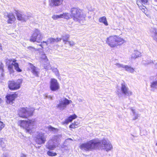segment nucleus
<instances>
[{"mask_svg":"<svg viewBox=\"0 0 157 157\" xmlns=\"http://www.w3.org/2000/svg\"><path fill=\"white\" fill-rule=\"evenodd\" d=\"M131 109L133 114L134 116V117H133V120H135L137 119L138 118V117H139L140 116V115L137 113H135V110L133 109H132V107L131 108Z\"/></svg>","mask_w":157,"mask_h":157,"instance_id":"28","label":"nucleus"},{"mask_svg":"<svg viewBox=\"0 0 157 157\" xmlns=\"http://www.w3.org/2000/svg\"><path fill=\"white\" fill-rule=\"evenodd\" d=\"M156 145H157V143H156Z\"/></svg>","mask_w":157,"mask_h":157,"instance_id":"57","label":"nucleus"},{"mask_svg":"<svg viewBox=\"0 0 157 157\" xmlns=\"http://www.w3.org/2000/svg\"><path fill=\"white\" fill-rule=\"evenodd\" d=\"M27 155L24 153H21L20 157H27Z\"/></svg>","mask_w":157,"mask_h":157,"instance_id":"46","label":"nucleus"},{"mask_svg":"<svg viewBox=\"0 0 157 157\" xmlns=\"http://www.w3.org/2000/svg\"><path fill=\"white\" fill-rule=\"evenodd\" d=\"M155 1L156 2H157V0H155Z\"/></svg>","mask_w":157,"mask_h":157,"instance_id":"55","label":"nucleus"},{"mask_svg":"<svg viewBox=\"0 0 157 157\" xmlns=\"http://www.w3.org/2000/svg\"><path fill=\"white\" fill-rule=\"evenodd\" d=\"M62 135H58L53 136L52 139L56 142V144H58L60 141Z\"/></svg>","mask_w":157,"mask_h":157,"instance_id":"18","label":"nucleus"},{"mask_svg":"<svg viewBox=\"0 0 157 157\" xmlns=\"http://www.w3.org/2000/svg\"><path fill=\"white\" fill-rule=\"evenodd\" d=\"M76 127L75 126V124L72 123L69 126V128H76Z\"/></svg>","mask_w":157,"mask_h":157,"instance_id":"41","label":"nucleus"},{"mask_svg":"<svg viewBox=\"0 0 157 157\" xmlns=\"http://www.w3.org/2000/svg\"><path fill=\"white\" fill-rule=\"evenodd\" d=\"M69 44L70 46H72L75 45V43L73 41H68L67 44Z\"/></svg>","mask_w":157,"mask_h":157,"instance_id":"42","label":"nucleus"},{"mask_svg":"<svg viewBox=\"0 0 157 157\" xmlns=\"http://www.w3.org/2000/svg\"><path fill=\"white\" fill-rule=\"evenodd\" d=\"M4 126L5 124L2 122L0 121V131H1L4 128Z\"/></svg>","mask_w":157,"mask_h":157,"instance_id":"39","label":"nucleus"},{"mask_svg":"<svg viewBox=\"0 0 157 157\" xmlns=\"http://www.w3.org/2000/svg\"><path fill=\"white\" fill-rule=\"evenodd\" d=\"M1 76H2V77H3V74L2 73L1 74Z\"/></svg>","mask_w":157,"mask_h":157,"instance_id":"52","label":"nucleus"},{"mask_svg":"<svg viewBox=\"0 0 157 157\" xmlns=\"http://www.w3.org/2000/svg\"><path fill=\"white\" fill-rule=\"evenodd\" d=\"M137 5H138V6H139V5H138V4H137Z\"/></svg>","mask_w":157,"mask_h":157,"instance_id":"58","label":"nucleus"},{"mask_svg":"<svg viewBox=\"0 0 157 157\" xmlns=\"http://www.w3.org/2000/svg\"><path fill=\"white\" fill-rule=\"evenodd\" d=\"M99 21L100 22L103 23H104L105 25L107 26L108 25V23L106 19V18L104 16L102 17H100L99 19Z\"/></svg>","mask_w":157,"mask_h":157,"instance_id":"26","label":"nucleus"},{"mask_svg":"<svg viewBox=\"0 0 157 157\" xmlns=\"http://www.w3.org/2000/svg\"><path fill=\"white\" fill-rule=\"evenodd\" d=\"M70 37L69 35L67 34L62 36V39L63 40V43L65 44H67L69 41L68 39Z\"/></svg>","mask_w":157,"mask_h":157,"instance_id":"24","label":"nucleus"},{"mask_svg":"<svg viewBox=\"0 0 157 157\" xmlns=\"http://www.w3.org/2000/svg\"><path fill=\"white\" fill-rule=\"evenodd\" d=\"M150 87L151 90H154L157 89V79H155L150 82Z\"/></svg>","mask_w":157,"mask_h":157,"instance_id":"20","label":"nucleus"},{"mask_svg":"<svg viewBox=\"0 0 157 157\" xmlns=\"http://www.w3.org/2000/svg\"><path fill=\"white\" fill-rule=\"evenodd\" d=\"M57 145L56 142L51 139L49 140L47 143L46 147L47 148L50 150H53L56 147Z\"/></svg>","mask_w":157,"mask_h":157,"instance_id":"13","label":"nucleus"},{"mask_svg":"<svg viewBox=\"0 0 157 157\" xmlns=\"http://www.w3.org/2000/svg\"><path fill=\"white\" fill-rule=\"evenodd\" d=\"M115 65L117 67L122 69H124V67L125 66V65H124L122 64H120L119 63H117Z\"/></svg>","mask_w":157,"mask_h":157,"instance_id":"33","label":"nucleus"},{"mask_svg":"<svg viewBox=\"0 0 157 157\" xmlns=\"http://www.w3.org/2000/svg\"><path fill=\"white\" fill-rule=\"evenodd\" d=\"M43 67L44 69L46 70H50L51 66L49 62L48 61L46 63H43Z\"/></svg>","mask_w":157,"mask_h":157,"instance_id":"25","label":"nucleus"},{"mask_svg":"<svg viewBox=\"0 0 157 157\" xmlns=\"http://www.w3.org/2000/svg\"><path fill=\"white\" fill-rule=\"evenodd\" d=\"M2 48V46L0 45V49H1Z\"/></svg>","mask_w":157,"mask_h":157,"instance_id":"53","label":"nucleus"},{"mask_svg":"<svg viewBox=\"0 0 157 157\" xmlns=\"http://www.w3.org/2000/svg\"><path fill=\"white\" fill-rule=\"evenodd\" d=\"M8 20V23L11 24L13 23L16 20V18L13 14L10 13L8 14L7 15Z\"/></svg>","mask_w":157,"mask_h":157,"instance_id":"16","label":"nucleus"},{"mask_svg":"<svg viewBox=\"0 0 157 157\" xmlns=\"http://www.w3.org/2000/svg\"><path fill=\"white\" fill-rule=\"evenodd\" d=\"M5 142H6L5 139L3 138H0V145L2 147H4L6 146Z\"/></svg>","mask_w":157,"mask_h":157,"instance_id":"32","label":"nucleus"},{"mask_svg":"<svg viewBox=\"0 0 157 157\" xmlns=\"http://www.w3.org/2000/svg\"><path fill=\"white\" fill-rule=\"evenodd\" d=\"M29 67L31 68L32 70V72L33 75L36 77H38L40 69L34 66L33 65L32 63H29Z\"/></svg>","mask_w":157,"mask_h":157,"instance_id":"15","label":"nucleus"},{"mask_svg":"<svg viewBox=\"0 0 157 157\" xmlns=\"http://www.w3.org/2000/svg\"><path fill=\"white\" fill-rule=\"evenodd\" d=\"M13 66H14V63L13 62L11 64L8 66V68L10 73H12L14 72Z\"/></svg>","mask_w":157,"mask_h":157,"instance_id":"30","label":"nucleus"},{"mask_svg":"<svg viewBox=\"0 0 157 157\" xmlns=\"http://www.w3.org/2000/svg\"><path fill=\"white\" fill-rule=\"evenodd\" d=\"M137 5H138V6H139V5H138V4H137Z\"/></svg>","mask_w":157,"mask_h":157,"instance_id":"60","label":"nucleus"},{"mask_svg":"<svg viewBox=\"0 0 157 157\" xmlns=\"http://www.w3.org/2000/svg\"><path fill=\"white\" fill-rule=\"evenodd\" d=\"M137 5H138V6H139V5H138V4H137Z\"/></svg>","mask_w":157,"mask_h":157,"instance_id":"59","label":"nucleus"},{"mask_svg":"<svg viewBox=\"0 0 157 157\" xmlns=\"http://www.w3.org/2000/svg\"><path fill=\"white\" fill-rule=\"evenodd\" d=\"M45 98H48L51 100H52V97L50 95H47L46 96Z\"/></svg>","mask_w":157,"mask_h":157,"instance_id":"47","label":"nucleus"},{"mask_svg":"<svg viewBox=\"0 0 157 157\" xmlns=\"http://www.w3.org/2000/svg\"><path fill=\"white\" fill-rule=\"evenodd\" d=\"M73 123L75 124V126L76 127V126H77L78 125V124H76V122H74V123Z\"/></svg>","mask_w":157,"mask_h":157,"instance_id":"49","label":"nucleus"},{"mask_svg":"<svg viewBox=\"0 0 157 157\" xmlns=\"http://www.w3.org/2000/svg\"><path fill=\"white\" fill-rule=\"evenodd\" d=\"M124 69L125 71L132 73H133L134 71V69L132 67L127 65H125Z\"/></svg>","mask_w":157,"mask_h":157,"instance_id":"27","label":"nucleus"},{"mask_svg":"<svg viewBox=\"0 0 157 157\" xmlns=\"http://www.w3.org/2000/svg\"><path fill=\"white\" fill-rule=\"evenodd\" d=\"M41 60L42 63H46V62H48V59L45 54H43L41 56Z\"/></svg>","mask_w":157,"mask_h":157,"instance_id":"31","label":"nucleus"},{"mask_svg":"<svg viewBox=\"0 0 157 157\" xmlns=\"http://www.w3.org/2000/svg\"><path fill=\"white\" fill-rule=\"evenodd\" d=\"M48 129L50 131H56V129L55 128H54L51 126H49L48 127Z\"/></svg>","mask_w":157,"mask_h":157,"instance_id":"40","label":"nucleus"},{"mask_svg":"<svg viewBox=\"0 0 157 157\" xmlns=\"http://www.w3.org/2000/svg\"><path fill=\"white\" fill-rule=\"evenodd\" d=\"M51 2L55 6H58L62 3L63 0H51Z\"/></svg>","mask_w":157,"mask_h":157,"instance_id":"23","label":"nucleus"},{"mask_svg":"<svg viewBox=\"0 0 157 157\" xmlns=\"http://www.w3.org/2000/svg\"><path fill=\"white\" fill-rule=\"evenodd\" d=\"M27 49L30 50L31 52H33L36 50L35 48L32 46H29L27 47Z\"/></svg>","mask_w":157,"mask_h":157,"instance_id":"38","label":"nucleus"},{"mask_svg":"<svg viewBox=\"0 0 157 157\" xmlns=\"http://www.w3.org/2000/svg\"><path fill=\"white\" fill-rule=\"evenodd\" d=\"M17 19L18 20L23 21H25L29 19L31 17L29 15H26L22 14L21 12L17 10H15V12Z\"/></svg>","mask_w":157,"mask_h":157,"instance_id":"10","label":"nucleus"},{"mask_svg":"<svg viewBox=\"0 0 157 157\" xmlns=\"http://www.w3.org/2000/svg\"><path fill=\"white\" fill-rule=\"evenodd\" d=\"M47 154L49 156H55L57 155L56 153L50 151H48L47 152Z\"/></svg>","mask_w":157,"mask_h":157,"instance_id":"34","label":"nucleus"},{"mask_svg":"<svg viewBox=\"0 0 157 157\" xmlns=\"http://www.w3.org/2000/svg\"><path fill=\"white\" fill-rule=\"evenodd\" d=\"M121 95V93H118V95L119 96H120Z\"/></svg>","mask_w":157,"mask_h":157,"instance_id":"50","label":"nucleus"},{"mask_svg":"<svg viewBox=\"0 0 157 157\" xmlns=\"http://www.w3.org/2000/svg\"><path fill=\"white\" fill-rule=\"evenodd\" d=\"M139 8H140V9H141L142 11L143 12H144V11H145V10H144V9L143 8H142V6H139Z\"/></svg>","mask_w":157,"mask_h":157,"instance_id":"48","label":"nucleus"},{"mask_svg":"<svg viewBox=\"0 0 157 157\" xmlns=\"http://www.w3.org/2000/svg\"><path fill=\"white\" fill-rule=\"evenodd\" d=\"M0 70H2V72L4 71L3 65L2 63H1V64L0 65Z\"/></svg>","mask_w":157,"mask_h":157,"instance_id":"45","label":"nucleus"},{"mask_svg":"<svg viewBox=\"0 0 157 157\" xmlns=\"http://www.w3.org/2000/svg\"><path fill=\"white\" fill-rule=\"evenodd\" d=\"M52 70L55 74L57 76H59V71L57 68H54V67H51L50 69Z\"/></svg>","mask_w":157,"mask_h":157,"instance_id":"29","label":"nucleus"},{"mask_svg":"<svg viewBox=\"0 0 157 157\" xmlns=\"http://www.w3.org/2000/svg\"><path fill=\"white\" fill-rule=\"evenodd\" d=\"M81 99H79L78 100L79 101H81Z\"/></svg>","mask_w":157,"mask_h":157,"instance_id":"54","label":"nucleus"},{"mask_svg":"<svg viewBox=\"0 0 157 157\" xmlns=\"http://www.w3.org/2000/svg\"><path fill=\"white\" fill-rule=\"evenodd\" d=\"M50 88L52 91H56L59 88V86L56 79L51 78L50 82Z\"/></svg>","mask_w":157,"mask_h":157,"instance_id":"9","label":"nucleus"},{"mask_svg":"<svg viewBox=\"0 0 157 157\" xmlns=\"http://www.w3.org/2000/svg\"><path fill=\"white\" fill-rule=\"evenodd\" d=\"M137 5H138V6H139V5H138V4H137Z\"/></svg>","mask_w":157,"mask_h":157,"instance_id":"61","label":"nucleus"},{"mask_svg":"<svg viewBox=\"0 0 157 157\" xmlns=\"http://www.w3.org/2000/svg\"><path fill=\"white\" fill-rule=\"evenodd\" d=\"M46 141V138L43 133H39L37 136L36 142L37 143L41 144L45 143Z\"/></svg>","mask_w":157,"mask_h":157,"instance_id":"12","label":"nucleus"},{"mask_svg":"<svg viewBox=\"0 0 157 157\" xmlns=\"http://www.w3.org/2000/svg\"><path fill=\"white\" fill-rule=\"evenodd\" d=\"M81 11L80 9L73 7L71 10V15L68 13H64L60 15H53L52 17V18L54 20L61 18L68 19L72 17L74 21L80 22V21L82 20L84 18V16L81 15Z\"/></svg>","mask_w":157,"mask_h":157,"instance_id":"2","label":"nucleus"},{"mask_svg":"<svg viewBox=\"0 0 157 157\" xmlns=\"http://www.w3.org/2000/svg\"><path fill=\"white\" fill-rule=\"evenodd\" d=\"M39 45L42 48H43L44 46H46L48 45V44L47 42L43 41L41 43V44H40Z\"/></svg>","mask_w":157,"mask_h":157,"instance_id":"37","label":"nucleus"},{"mask_svg":"<svg viewBox=\"0 0 157 157\" xmlns=\"http://www.w3.org/2000/svg\"><path fill=\"white\" fill-rule=\"evenodd\" d=\"M141 56V53L138 51L135 50L134 52L132 54V58L133 59H136L138 57H140Z\"/></svg>","mask_w":157,"mask_h":157,"instance_id":"22","label":"nucleus"},{"mask_svg":"<svg viewBox=\"0 0 157 157\" xmlns=\"http://www.w3.org/2000/svg\"><path fill=\"white\" fill-rule=\"evenodd\" d=\"M151 35L154 39L157 41V29L154 28L151 30Z\"/></svg>","mask_w":157,"mask_h":157,"instance_id":"17","label":"nucleus"},{"mask_svg":"<svg viewBox=\"0 0 157 157\" xmlns=\"http://www.w3.org/2000/svg\"><path fill=\"white\" fill-rule=\"evenodd\" d=\"M77 117V116L75 114L71 115L67 119L65 120L64 121V123L67 124L69 122H71L73 120L75 119Z\"/></svg>","mask_w":157,"mask_h":157,"instance_id":"19","label":"nucleus"},{"mask_svg":"<svg viewBox=\"0 0 157 157\" xmlns=\"http://www.w3.org/2000/svg\"><path fill=\"white\" fill-rule=\"evenodd\" d=\"M62 38H57L56 39H55V42H58L59 41H61V40H62Z\"/></svg>","mask_w":157,"mask_h":157,"instance_id":"44","label":"nucleus"},{"mask_svg":"<svg viewBox=\"0 0 157 157\" xmlns=\"http://www.w3.org/2000/svg\"><path fill=\"white\" fill-rule=\"evenodd\" d=\"M47 42H49L50 44H53L55 42V38H50L48 39Z\"/></svg>","mask_w":157,"mask_h":157,"instance_id":"36","label":"nucleus"},{"mask_svg":"<svg viewBox=\"0 0 157 157\" xmlns=\"http://www.w3.org/2000/svg\"><path fill=\"white\" fill-rule=\"evenodd\" d=\"M22 82V80L18 79L16 81H10L8 83V87L12 90H16L19 89Z\"/></svg>","mask_w":157,"mask_h":157,"instance_id":"6","label":"nucleus"},{"mask_svg":"<svg viewBox=\"0 0 157 157\" xmlns=\"http://www.w3.org/2000/svg\"><path fill=\"white\" fill-rule=\"evenodd\" d=\"M72 140L71 138H68L66 140Z\"/></svg>","mask_w":157,"mask_h":157,"instance_id":"51","label":"nucleus"},{"mask_svg":"<svg viewBox=\"0 0 157 157\" xmlns=\"http://www.w3.org/2000/svg\"><path fill=\"white\" fill-rule=\"evenodd\" d=\"M124 42L123 39L116 36H111L108 37L106 41V43L112 48L122 44Z\"/></svg>","mask_w":157,"mask_h":157,"instance_id":"4","label":"nucleus"},{"mask_svg":"<svg viewBox=\"0 0 157 157\" xmlns=\"http://www.w3.org/2000/svg\"><path fill=\"white\" fill-rule=\"evenodd\" d=\"M156 65L157 66V63H156Z\"/></svg>","mask_w":157,"mask_h":157,"instance_id":"62","label":"nucleus"},{"mask_svg":"<svg viewBox=\"0 0 157 157\" xmlns=\"http://www.w3.org/2000/svg\"><path fill=\"white\" fill-rule=\"evenodd\" d=\"M121 91L125 95L129 96L132 94V92L128 90V88L124 82L121 84Z\"/></svg>","mask_w":157,"mask_h":157,"instance_id":"11","label":"nucleus"},{"mask_svg":"<svg viewBox=\"0 0 157 157\" xmlns=\"http://www.w3.org/2000/svg\"><path fill=\"white\" fill-rule=\"evenodd\" d=\"M43 38V36L40 31L36 29L30 37V41L34 42H40Z\"/></svg>","mask_w":157,"mask_h":157,"instance_id":"7","label":"nucleus"},{"mask_svg":"<svg viewBox=\"0 0 157 157\" xmlns=\"http://www.w3.org/2000/svg\"><path fill=\"white\" fill-rule=\"evenodd\" d=\"M142 3L144 5H146L148 2L147 0H141Z\"/></svg>","mask_w":157,"mask_h":157,"instance_id":"43","label":"nucleus"},{"mask_svg":"<svg viewBox=\"0 0 157 157\" xmlns=\"http://www.w3.org/2000/svg\"><path fill=\"white\" fill-rule=\"evenodd\" d=\"M17 97V94H8L6 96L7 103L10 104H13V101L15 100Z\"/></svg>","mask_w":157,"mask_h":157,"instance_id":"14","label":"nucleus"},{"mask_svg":"<svg viewBox=\"0 0 157 157\" xmlns=\"http://www.w3.org/2000/svg\"><path fill=\"white\" fill-rule=\"evenodd\" d=\"M79 147L81 150L86 151L98 149H105L108 151L112 149V146L109 141L103 138L102 140H92L81 144Z\"/></svg>","mask_w":157,"mask_h":157,"instance_id":"1","label":"nucleus"},{"mask_svg":"<svg viewBox=\"0 0 157 157\" xmlns=\"http://www.w3.org/2000/svg\"><path fill=\"white\" fill-rule=\"evenodd\" d=\"M13 59H6V65L7 66H8L11 64L13 62Z\"/></svg>","mask_w":157,"mask_h":157,"instance_id":"35","label":"nucleus"},{"mask_svg":"<svg viewBox=\"0 0 157 157\" xmlns=\"http://www.w3.org/2000/svg\"><path fill=\"white\" fill-rule=\"evenodd\" d=\"M71 102V101L68 100L66 98L62 99L59 101V103L56 107L61 110H63Z\"/></svg>","mask_w":157,"mask_h":157,"instance_id":"8","label":"nucleus"},{"mask_svg":"<svg viewBox=\"0 0 157 157\" xmlns=\"http://www.w3.org/2000/svg\"><path fill=\"white\" fill-rule=\"evenodd\" d=\"M34 110L33 109L27 107L21 108L19 110V116L24 118H27L28 117L33 115Z\"/></svg>","mask_w":157,"mask_h":157,"instance_id":"5","label":"nucleus"},{"mask_svg":"<svg viewBox=\"0 0 157 157\" xmlns=\"http://www.w3.org/2000/svg\"><path fill=\"white\" fill-rule=\"evenodd\" d=\"M16 60L13 59V63H14V66L15 69L18 72H21L22 71L21 69L20 68L18 63L16 62Z\"/></svg>","mask_w":157,"mask_h":157,"instance_id":"21","label":"nucleus"},{"mask_svg":"<svg viewBox=\"0 0 157 157\" xmlns=\"http://www.w3.org/2000/svg\"><path fill=\"white\" fill-rule=\"evenodd\" d=\"M4 157H7L6 156L4 155Z\"/></svg>","mask_w":157,"mask_h":157,"instance_id":"56","label":"nucleus"},{"mask_svg":"<svg viewBox=\"0 0 157 157\" xmlns=\"http://www.w3.org/2000/svg\"><path fill=\"white\" fill-rule=\"evenodd\" d=\"M35 120H29L28 121L20 120L18 121V124L21 127L25 128L26 132L31 133L32 129L35 124Z\"/></svg>","mask_w":157,"mask_h":157,"instance_id":"3","label":"nucleus"}]
</instances>
